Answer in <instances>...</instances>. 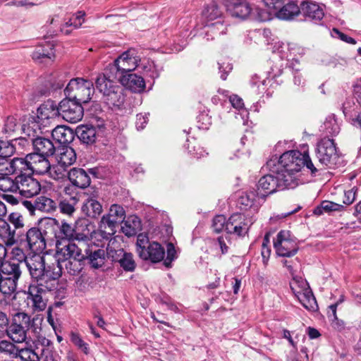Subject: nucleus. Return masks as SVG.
<instances>
[{"instance_id":"obj_44","label":"nucleus","mask_w":361,"mask_h":361,"mask_svg":"<svg viewBox=\"0 0 361 361\" xmlns=\"http://www.w3.org/2000/svg\"><path fill=\"white\" fill-rule=\"evenodd\" d=\"M18 175L13 176L11 173L0 174V190L4 192H11L17 193Z\"/></svg>"},{"instance_id":"obj_64","label":"nucleus","mask_w":361,"mask_h":361,"mask_svg":"<svg viewBox=\"0 0 361 361\" xmlns=\"http://www.w3.org/2000/svg\"><path fill=\"white\" fill-rule=\"evenodd\" d=\"M227 225V220L224 215H216L212 220V228L216 233L225 231Z\"/></svg>"},{"instance_id":"obj_23","label":"nucleus","mask_w":361,"mask_h":361,"mask_svg":"<svg viewBox=\"0 0 361 361\" xmlns=\"http://www.w3.org/2000/svg\"><path fill=\"white\" fill-rule=\"evenodd\" d=\"M300 13L315 23H320L324 16L323 6L310 0L301 2Z\"/></svg>"},{"instance_id":"obj_6","label":"nucleus","mask_w":361,"mask_h":361,"mask_svg":"<svg viewBox=\"0 0 361 361\" xmlns=\"http://www.w3.org/2000/svg\"><path fill=\"white\" fill-rule=\"evenodd\" d=\"M294 183L288 182L287 176L281 173H272L262 176L258 181L257 192L262 198L277 190L294 188Z\"/></svg>"},{"instance_id":"obj_32","label":"nucleus","mask_w":361,"mask_h":361,"mask_svg":"<svg viewBox=\"0 0 361 361\" xmlns=\"http://www.w3.org/2000/svg\"><path fill=\"white\" fill-rule=\"evenodd\" d=\"M300 13V6H299L297 3L291 1L279 8L275 15L279 19L291 20L298 16Z\"/></svg>"},{"instance_id":"obj_38","label":"nucleus","mask_w":361,"mask_h":361,"mask_svg":"<svg viewBox=\"0 0 361 361\" xmlns=\"http://www.w3.org/2000/svg\"><path fill=\"white\" fill-rule=\"evenodd\" d=\"M101 203L94 198L87 199L82 204V212L89 218L97 219L102 212Z\"/></svg>"},{"instance_id":"obj_8","label":"nucleus","mask_w":361,"mask_h":361,"mask_svg":"<svg viewBox=\"0 0 361 361\" xmlns=\"http://www.w3.org/2000/svg\"><path fill=\"white\" fill-rule=\"evenodd\" d=\"M316 155L319 161L329 168L341 165L342 158L332 139H322L317 145Z\"/></svg>"},{"instance_id":"obj_2","label":"nucleus","mask_w":361,"mask_h":361,"mask_svg":"<svg viewBox=\"0 0 361 361\" xmlns=\"http://www.w3.org/2000/svg\"><path fill=\"white\" fill-rule=\"evenodd\" d=\"M117 79L103 73L96 79L97 89L103 95V101L113 110L122 109L126 102V90L121 85H118Z\"/></svg>"},{"instance_id":"obj_54","label":"nucleus","mask_w":361,"mask_h":361,"mask_svg":"<svg viewBox=\"0 0 361 361\" xmlns=\"http://www.w3.org/2000/svg\"><path fill=\"white\" fill-rule=\"evenodd\" d=\"M117 262L119 263L121 267H122L126 271L132 272L136 267V263L133 259V255L130 252H125L124 255L118 259Z\"/></svg>"},{"instance_id":"obj_40","label":"nucleus","mask_w":361,"mask_h":361,"mask_svg":"<svg viewBox=\"0 0 361 361\" xmlns=\"http://www.w3.org/2000/svg\"><path fill=\"white\" fill-rule=\"evenodd\" d=\"M21 273L19 263L7 261L0 266V274L4 277L18 281Z\"/></svg>"},{"instance_id":"obj_33","label":"nucleus","mask_w":361,"mask_h":361,"mask_svg":"<svg viewBox=\"0 0 361 361\" xmlns=\"http://www.w3.org/2000/svg\"><path fill=\"white\" fill-rule=\"evenodd\" d=\"M51 135L56 142L61 145H66L73 140L75 133L66 126H57L52 130Z\"/></svg>"},{"instance_id":"obj_35","label":"nucleus","mask_w":361,"mask_h":361,"mask_svg":"<svg viewBox=\"0 0 361 361\" xmlns=\"http://www.w3.org/2000/svg\"><path fill=\"white\" fill-rule=\"evenodd\" d=\"M16 237H18V233L16 230L12 229L7 221L0 218V238L7 246H11L16 243Z\"/></svg>"},{"instance_id":"obj_57","label":"nucleus","mask_w":361,"mask_h":361,"mask_svg":"<svg viewBox=\"0 0 361 361\" xmlns=\"http://www.w3.org/2000/svg\"><path fill=\"white\" fill-rule=\"evenodd\" d=\"M84 259H71L63 262V268L71 275L78 274L82 269L81 262Z\"/></svg>"},{"instance_id":"obj_15","label":"nucleus","mask_w":361,"mask_h":361,"mask_svg":"<svg viewBox=\"0 0 361 361\" xmlns=\"http://www.w3.org/2000/svg\"><path fill=\"white\" fill-rule=\"evenodd\" d=\"M254 221L245 214L235 213L227 220L226 232L236 236H243L247 234L250 226Z\"/></svg>"},{"instance_id":"obj_36","label":"nucleus","mask_w":361,"mask_h":361,"mask_svg":"<svg viewBox=\"0 0 361 361\" xmlns=\"http://www.w3.org/2000/svg\"><path fill=\"white\" fill-rule=\"evenodd\" d=\"M56 160L59 166H69L75 163L76 160V153L72 147L63 146L59 149Z\"/></svg>"},{"instance_id":"obj_62","label":"nucleus","mask_w":361,"mask_h":361,"mask_svg":"<svg viewBox=\"0 0 361 361\" xmlns=\"http://www.w3.org/2000/svg\"><path fill=\"white\" fill-rule=\"evenodd\" d=\"M58 226L63 240H72L75 237V231L71 224L63 221L61 225L58 223Z\"/></svg>"},{"instance_id":"obj_7","label":"nucleus","mask_w":361,"mask_h":361,"mask_svg":"<svg viewBox=\"0 0 361 361\" xmlns=\"http://www.w3.org/2000/svg\"><path fill=\"white\" fill-rule=\"evenodd\" d=\"M64 92L67 97L80 104H85L91 100L94 87L91 80L76 78L69 81Z\"/></svg>"},{"instance_id":"obj_16","label":"nucleus","mask_w":361,"mask_h":361,"mask_svg":"<svg viewBox=\"0 0 361 361\" xmlns=\"http://www.w3.org/2000/svg\"><path fill=\"white\" fill-rule=\"evenodd\" d=\"M47 289L44 283H39L37 285H30L27 292V304L31 305L34 312L43 311L47 307V301L44 298Z\"/></svg>"},{"instance_id":"obj_26","label":"nucleus","mask_w":361,"mask_h":361,"mask_svg":"<svg viewBox=\"0 0 361 361\" xmlns=\"http://www.w3.org/2000/svg\"><path fill=\"white\" fill-rule=\"evenodd\" d=\"M117 80L121 82L123 87L124 86L134 92H142L145 88V80L135 73L119 75Z\"/></svg>"},{"instance_id":"obj_21","label":"nucleus","mask_w":361,"mask_h":361,"mask_svg":"<svg viewBox=\"0 0 361 361\" xmlns=\"http://www.w3.org/2000/svg\"><path fill=\"white\" fill-rule=\"evenodd\" d=\"M94 238H101L100 237H95L94 232L90 236L81 233H75V237L71 240L75 248L77 247V252L80 255V259H86L87 254L96 244Z\"/></svg>"},{"instance_id":"obj_10","label":"nucleus","mask_w":361,"mask_h":361,"mask_svg":"<svg viewBox=\"0 0 361 361\" xmlns=\"http://www.w3.org/2000/svg\"><path fill=\"white\" fill-rule=\"evenodd\" d=\"M44 131L23 130L24 133L30 140L34 152L49 157L54 154L56 148L50 139L42 136Z\"/></svg>"},{"instance_id":"obj_53","label":"nucleus","mask_w":361,"mask_h":361,"mask_svg":"<svg viewBox=\"0 0 361 361\" xmlns=\"http://www.w3.org/2000/svg\"><path fill=\"white\" fill-rule=\"evenodd\" d=\"M16 357H19L22 361H39L41 359L37 352L28 348L18 349Z\"/></svg>"},{"instance_id":"obj_24","label":"nucleus","mask_w":361,"mask_h":361,"mask_svg":"<svg viewBox=\"0 0 361 361\" xmlns=\"http://www.w3.org/2000/svg\"><path fill=\"white\" fill-rule=\"evenodd\" d=\"M29 171L39 175H44L50 169L48 157L42 156L35 152L27 154Z\"/></svg>"},{"instance_id":"obj_9","label":"nucleus","mask_w":361,"mask_h":361,"mask_svg":"<svg viewBox=\"0 0 361 361\" xmlns=\"http://www.w3.org/2000/svg\"><path fill=\"white\" fill-rule=\"evenodd\" d=\"M30 322V317L26 313L18 312L15 314L13 322L6 331L8 336L16 343L25 341Z\"/></svg>"},{"instance_id":"obj_28","label":"nucleus","mask_w":361,"mask_h":361,"mask_svg":"<svg viewBox=\"0 0 361 361\" xmlns=\"http://www.w3.org/2000/svg\"><path fill=\"white\" fill-rule=\"evenodd\" d=\"M228 23L224 20H218L217 21L205 24L204 39L206 41L214 39L219 35H226L227 32Z\"/></svg>"},{"instance_id":"obj_22","label":"nucleus","mask_w":361,"mask_h":361,"mask_svg":"<svg viewBox=\"0 0 361 361\" xmlns=\"http://www.w3.org/2000/svg\"><path fill=\"white\" fill-rule=\"evenodd\" d=\"M227 12L234 18L245 19L251 13V6L247 0H225Z\"/></svg>"},{"instance_id":"obj_31","label":"nucleus","mask_w":361,"mask_h":361,"mask_svg":"<svg viewBox=\"0 0 361 361\" xmlns=\"http://www.w3.org/2000/svg\"><path fill=\"white\" fill-rule=\"evenodd\" d=\"M165 255L164 248L157 242H151L145 251H141L140 258L143 260H149L153 263L159 262L164 259Z\"/></svg>"},{"instance_id":"obj_58","label":"nucleus","mask_w":361,"mask_h":361,"mask_svg":"<svg viewBox=\"0 0 361 361\" xmlns=\"http://www.w3.org/2000/svg\"><path fill=\"white\" fill-rule=\"evenodd\" d=\"M71 342L78 347L81 351H82L85 355H88L90 353V347L89 344L83 341L80 335L75 332H72L71 334Z\"/></svg>"},{"instance_id":"obj_55","label":"nucleus","mask_w":361,"mask_h":361,"mask_svg":"<svg viewBox=\"0 0 361 361\" xmlns=\"http://www.w3.org/2000/svg\"><path fill=\"white\" fill-rule=\"evenodd\" d=\"M140 227V222L137 217L132 218V224L130 219H128L122 226V231L128 236H133L136 234L137 230Z\"/></svg>"},{"instance_id":"obj_48","label":"nucleus","mask_w":361,"mask_h":361,"mask_svg":"<svg viewBox=\"0 0 361 361\" xmlns=\"http://www.w3.org/2000/svg\"><path fill=\"white\" fill-rule=\"evenodd\" d=\"M18 281L13 279L4 277L0 274V292L4 295H11L16 291Z\"/></svg>"},{"instance_id":"obj_60","label":"nucleus","mask_w":361,"mask_h":361,"mask_svg":"<svg viewBox=\"0 0 361 361\" xmlns=\"http://www.w3.org/2000/svg\"><path fill=\"white\" fill-rule=\"evenodd\" d=\"M357 105L354 102L353 99H347L343 104V112L346 118L352 121V118H355Z\"/></svg>"},{"instance_id":"obj_13","label":"nucleus","mask_w":361,"mask_h":361,"mask_svg":"<svg viewBox=\"0 0 361 361\" xmlns=\"http://www.w3.org/2000/svg\"><path fill=\"white\" fill-rule=\"evenodd\" d=\"M290 288L295 297L305 309L312 311L317 309L316 299L305 281L294 280L290 283Z\"/></svg>"},{"instance_id":"obj_18","label":"nucleus","mask_w":361,"mask_h":361,"mask_svg":"<svg viewBox=\"0 0 361 361\" xmlns=\"http://www.w3.org/2000/svg\"><path fill=\"white\" fill-rule=\"evenodd\" d=\"M18 183L17 193L27 198L37 195L41 190L39 182L30 175H18Z\"/></svg>"},{"instance_id":"obj_43","label":"nucleus","mask_w":361,"mask_h":361,"mask_svg":"<svg viewBox=\"0 0 361 361\" xmlns=\"http://www.w3.org/2000/svg\"><path fill=\"white\" fill-rule=\"evenodd\" d=\"M203 16L206 20V24L217 21L218 20H224L223 10L216 1H213L207 6Z\"/></svg>"},{"instance_id":"obj_12","label":"nucleus","mask_w":361,"mask_h":361,"mask_svg":"<svg viewBox=\"0 0 361 361\" xmlns=\"http://www.w3.org/2000/svg\"><path fill=\"white\" fill-rule=\"evenodd\" d=\"M58 109L59 116H61L64 120L73 123L80 121L84 114L82 104L67 97L59 104Z\"/></svg>"},{"instance_id":"obj_63","label":"nucleus","mask_w":361,"mask_h":361,"mask_svg":"<svg viewBox=\"0 0 361 361\" xmlns=\"http://www.w3.org/2000/svg\"><path fill=\"white\" fill-rule=\"evenodd\" d=\"M149 245H151V243L149 242L148 235L146 233H140L137 236L136 246L139 257H140L141 251H145L147 250V247Z\"/></svg>"},{"instance_id":"obj_20","label":"nucleus","mask_w":361,"mask_h":361,"mask_svg":"<svg viewBox=\"0 0 361 361\" xmlns=\"http://www.w3.org/2000/svg\"><path fill=\"white\" fill-rule=\"evenodd\" d=\"M56 252L55 257L63 264V262L73 259H80L71 240H62L56 244Z\"/></svg>"},{"instance_id":"obj_11","label":"nucleus","mask_w":361,"mask_h":361,"mask_svg":"<svg viewBox=\"0 0 361 361\" xmlns=\"http://www.w3.org/2000/svg\"><path fill=\"white\" fill-rule=\"evenodd\" d=\"M274 247L276 254L281 257H292L295 255L298 247L295 239L291 236L289 231H281L274 240Z\"/></svg>"},{"instance_id":"obj_59","label":"nucleus","mask_w":361,"mask_h":361,"mask_svg":"<svg viewBox=\"0 0 361 361\" xmlns=\"http://www.w3.org/2000/svg\"><path fill=\"white\" fill-rule=\"evenodd\" d=\"M15 152L14 144L11 141L0 140V158L5 159Z\"/></svg>"},{"instance_id":"obj_29","label":"nucleus","mask_w":361,"mask_h":361,"mask_svg":"<svg viewBox=\"0 0 361 361\" xmlns=\"http://www.w3.org/2000/svg\"><path fill=\"white\" fill-rule=\"evenodd\" d=\"M23 204L27 208L30 207L36 210L47 213L53 212L57 208L56 202L46 196L38 197L35 199L33 204L30 201H24Z\"/></svg>"},{"instance_id":"obj_5","label":"nucleus","mask_w":361,"mask_h":361,"mask_svg":"<svg viewBox=\"0 0 361 361\" xmlns=\"http://www.w3.org/2000/svg\"><path fill=\"white\" fill-rule=\"evenodd\" d=\"M59 116L58 105L52 100L44 102L37 110V114L32 118L23 130H46V128L51 126L52 122Z\"/></svg>"},{"instance_id":"obj_50","label":"nucleus","mask_w":361,"mask_h":361,"mask_svg":"<svg viewBox=\"0 0 361 361\" xmlns=\"http://www.w3.org/2000/svg\"><path fill=\"white\" fill-rule=\"evenodd\" d=\"M78 202V198L76 196L71 197L68 199H63L59 204L61 212L71 216L75 211V205Z\"/></svg>"},{"instance_id":"obj_56","label":"nucleus","mask_w":361,"mask_h":361,"mask_svg":"<svg viewBox=\"0 0 361 361\" xmlns=\"http://www.w3.org/2000/svg\"><path fill=\"white\" fill-rule=\"evenodd\" d=\"M250 17L252 20L264 22L271 19V14L269 11L259 7H251Z\"/></svg>"},{"instance_id":"obj_27","label":"nucleus","mask_w":361,"mask_h":361,"mask_svg":"<svg viewBox=\"0 0 361 361\" xmlns=\"http://www.w3.org/2000/svg\"><path fill=\"white\" fill-rule=\"evenodd\" d=\"M54 57V46L47 41L39 44L32 54V59L38 62H44L47 60L53 61Z\"/></svg>"},{"instance_id":"obj_4","label":"nucleus","mask_w":361,"mask_h":361,"mask_svg":"<svg viewBox=\"0 0 361 361\" xmlns=\"http://www.w3.org/2000/svg\"><path fill=\"white\" fill-rule=\"evenodd\" d=\"M126 218V212L119 204H112L107 214L103 215L99 223V230L94 231L95 237H100L103 240H108L113 236L119 224Z\"/></svg>"},{"instance_id":"obj_52","label":"nucleus","mask_w":361,"mask_h":361,"mask_svg":"<svg viewBox=\"0 0 361 361\" xmlns=\"http://www.w3.org/2000/svg\"><path fill=\"white\" fill-rule=\"evenodd\" d=\"M141 67L146 75L152 79L157 78L159 76L161 69L159 68L154 61L150 60H144L141 63Z\"/></svg>"},{"instance_id":"obj_49","label":"nucleus","mask_w":361,"mask_h":361,"mask_svg":"<svg viewBox=\"0 0 361 361\" xmlns=\"http://www.w3.org/2000/svg\"><path fill=\"white\" fill-rule=\"evenodd\" d=\"M344 209L342 204L330 201H323L319 206L314 209V214L317 216L323 214L324 212L341 211Z\"/></svg>"},{"instance_id":"obj_17","label":"nucleus","mask_w":361,"mask_h":361,"mask_svg":"<svg viewBox=\"0 0 361 361\" xmlns=\"http://www.w3.org/2000/svg\"><path fill=\"white\" fill-rule=\"evenodd\" d=\"M63 269V265L56 258L51 264L45 263L43 276L39 282L44 283L47 290H54L56 288V280L61 276Z\"/></svg>"},{"instance_id":"obj_37","label":"nucleus","mask_w":361,"mask_h":361,"mask_svg":"<svg viewBox=\"0 0 361 361\" xmlns=\"http://www.w3.org/2000/svg\"><path fill=\"white\" fill-rule=\"evenodd\" d=\"M273 83V79L262 78L257 74L252 75L250 80L252 92L257 94H264Z\"/></svg>"},{"instance_id":"obj_30","label":"nucleus","mask_w":361,"mask_h":361,"mask_svg":"<svg viewBox=\"0 0 361 361\" xmlns=\"http://www.w3.org/2000/svg\"><path fill=\"white\" fill-rule=\"evenodd\" d=\"M70 182L79 188H86L90 184L91 179L88 173L80 168H73L68 173Z\"/></svg>"},{"instance_id":"obj_25","label":"nucleus","mask_w":361,"mask_h":361,"mask_svg":"<svg viewBox=\"0 0 361 361\" xmlns=\"http://www.w3.org/2000/svg\"><path fill=\"white\" fill-rule=\"evenodd\" d=\"M25 264L31 277L39 282L44 271V257L39 253H34L25 259Z\"/></svg>"},{"instance_id":"obj_51","label":"nucleus","mask_w":361,"mask_h":361,"mask_svg":"<svg viewBox=\"0 0 361 361\" xmlns=\"http://www.w3.org/2000/svg\"><path fill=\"white\" fill-rule=\"evenodd\" d=\"M7 221L13 227L12 229L16 230V233H18V237L21 236L20 230L25 226L23 215L18 212H12L8 215Z\"/></svg>"},{"instance_id":"obj_19","label":"nucleus","mask_w":361,"mask_h":361,"mask_svg":"<svg viewBox=\"0 0 361 361\" xmlns=\"http://www.w3.org/2000/svg\"><path fill=\"white\" fill-rule=\"evenodd\" d=\"M104 133V127L92 125H80L76 128L75 133L79 140L87 145L94 143L99 137Z\"/></svg>"},{"instance_id":"obj_1","label":"nucleus","mask_w":361,"mask_h":361,"mask_svg":"<svg viewBox=\"0 0 361 361\" xmlns=\"http://www.w3.org/2000/svg\"><path fill=\"white\" fill-rule=\"evenodd\" d=\"M305 153L298 150L283 152L278 159H271L267 162V168L272 173H281L287 176L288 182H293L294 188L305 183L301 178V169L305 166Z\"/></svg>"},{"instance_id":"obj_39","label":"nucleus","mask_w":361,"mask_h":361,"mask_svg":"<svg viewBox=\"0 0 361 361\" xmlns=\"http://www.w3.org/2000/svg\"><path fill=\"white\" fill-rule=\"evenodd\" d=\"M229 102L235 109L233 112L235 114V118L238 119V116L243 124H246L248 121L249 112L245 108L243 99L236 94H233L229 97Z\"/></svg>"},{"instance_id":"obj_41","label":"nucleus","mask_w":361,"mask_h":361,"mask_svg":"<svg viewBox=\"0 0 361 361\" xmlns=\"http://www.w3.org/2000/svg\"><path fill=\"white\" fill-rule=\"evenodd\" d=\"M8 173L11 175L25 174V172L29 171L27 156L25 158H14L9 163L8 166L6 167Z\"/></svg>"},{"instance_id":"obj_46","label":"nucleus","mask_w":361,"mask_h":361,"mask_svg":"<svg viewBox=\"0 0 361 361\" xmlns=\"http://www.w3.org/2000/svg\"><path fill=\"white\" fill-rule=\"evenodd\" d=\"M85 13L80 11L75 13L73 16L66 21L61 27V32L66 35L70 34L71 30H68V27H73L75 29L79 28L85 22Z\"/></svg>"},{"instance_id":"obj_3","label":"nucleus","mask_w":361,"mask_h":361,"mask_svg":"<svg viewBox=\"0 0 361 361\" xmlns=\"http://www.w3.org/2000/svg\"><path fill=\"white\" fill-rule=\"evenodd\" d=\"M58 221L55 219L48 218L42 220L40 228L32 227L25 235V241L27 247L34 253H40L46 248L47 238H56L59 236L56 234Z\"/></svg>"},{"instance_id":"obj_42","label":"nucleus","mask_w":361,"mask_h":361,"mask_svg":"<svg viewBox=\"0 0 361 361\" xmlns=\"http://www.w3.org/2000/svg\"><path fill=\"white\" fill-rule=\"evenodd\" d=\"M107 240L109 242L106 249V256L111 259L112 261L117 262L126 252H124L116 238H112L111 236Z\"/></svg>"},{"instance_id":"obj_45","label":"nucleus","mask_w":361,"mask_h":361,"mask_svg":"<svg viewBox=\"0 0 361 361\" xmlns=\"http://www.w3.org/2000/svg\"><path fill=\"white\" fill-rule=\"evenodd\" d=\"M340 123L334 114L329 115L324 122L322 126V130L326 135L329 136H336L340 132Z\"/></svg>"},{"instance_id":"obj_61","label":"nucleus","mask_w":361,"mask_h":361,"mask_svg":"<svg viewBox=\"0 0 361 361\" xmlns=\"http://www.w3.org/2000/svg\"><path fill=\"white\" fill-rule=\"evenodd\" d=\"M20 128L17 119L13 116H8L5 121L3 128V133L8 135H11Z\"/></svg>"},{"instance_id":"obj_14","label":"nucleus","mask_w":361,"mask_h":361,"mask_svg":"<svg viewBox=\"0 0 361 361\" xmlns=\"http://www.w3.org/2000/svg\"><path fill=\"white\" fill-rule=\"evenodd\" d=\"M138 60L133 56L131 51L123 52L115 61L114 63L110 66L111 72L116 71L114 76H111L115 79H118L119 75L131 73L138 66Z\"/></svg>"},{"instance_id":"obj_47","label":"nucleus","mask_w":361,"mask_h":361,"mask_svg":"<svg viewBox=\"0 0 361 361\" xmlns=\"http://www.w3.org/2000/svg\"><path fill=\"white\" fill-rule=\"evenodd\" d=\"M261 197L260 195H258V192H255L253 190L247 191L243 192L242 195L238 198V204L240 205L241 209H251L255 205V202L257 198Z\"/></svg>"},{"instance_id":"obj_34","label":"nucleus","mask_w":361,"mask_h":361,"mask_svg":"<svg viewBox=\"0 0 361 361\" xmlns=\"http://www.w3.org/2000/svg\"><path fill=\"white\" fill-rule=\"evenodd\" d=\"M99 244H95L87 254L86 259L89 261L90 264L94 269L102 267L105 262L106 250L101 249Z\"/></svg>"}]
</instances>
